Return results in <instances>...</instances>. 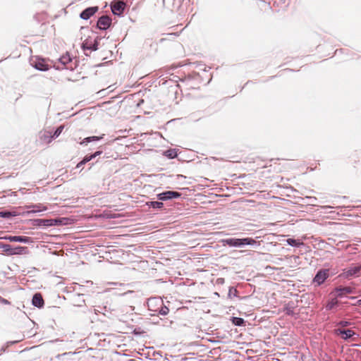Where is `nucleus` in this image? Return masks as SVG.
<instances>
[{
	"label": "nucleus",
	"instance_id": "12",
	"mask_svg": "<svg viewBox=\"0 0 361 361\" xmlns=\"http://www.w3.org/2000/svg\"><path fill=\"white\" fill-rule=\"evenodd\" d=\"M59 223L57 219H39L38 225L44 226H51Z\"/></svg>",
	"mask_w": 361,
	"mask_h": 361
},
{
	"label": "nucleus",
	"instance_id": "7",
	"mask_svg": "<svg viewBox=\"0 0 361 361\" xmlns=\"http://www.w3.org/2000/svg\"><path fill=\"white\" fill-rule=\"evenodd\" d=\"M180 194L175 191H166L157 195L158 199L160 200H167L173 198H178Z\"/></svg>",
	"mask_w": 361,
	"mask_h": 361
},
{
	"label": "nucleus",
	"instance_id": "15",
	"mask_svg": "<svg viewBox=\"0 0 361 361\" xmlns=\"http://www.w3.org/2000/svg\"><path fill=\"white\" fill-rule=\"evenodd\" d=\"M337 304H338L337 298L334 296V298L328 302L326 307L327 310H332L335 306L337 305Z\"/></svg>",
	"mask_w": 361,
	"mask_h": 361
},
{
	"label": "nucleus",
	"instance_id": "1",
	"mask_svg": "<svg viewBox=\"0 0 361 361\" xmlns=\"http://www.w3.org/2000/svg\"><path fill=\"white\" fill-rule=\"evenodd\" d=\"M221 243L224 245H228L230 247H241L245 245H255L256 241L250 238H227L223 239Z\"/></svg>",
	"mask_w": 361,
	"mask_h": 361
},
{
	"label": "nucleus",
	"instance_id": "18",
	"mask_svg": "<svg viewBox=\"0 0 361 361\" xmlns=\"http://www.w3.org/2000/svg\"><path fill=\"white\" fill-rule=\"evenodd\" d=\"M232 321L235 326H241L244 323V320L239 317H233Z\"/></svg>",
	"mask_w": 361,
	"mask_h": 361
},
{
	"label": "nucleus",
	"instance_id": "2",
	"mask_svg": "<svg viewBox=\"0 0 361 361\" xmlns=\"http://www.w3.org/2000/svg\"><path fill=\"white\" fill-rule=\"evenodd\" d=\"M361 275V264H353L344 269L340 276L345 279H350L353 276H359Z\"/></svg>",
	"mask_w": 361,
	"mask_h": 361
},
{
	"label": "nucleus",
	"instance_id": "21",
	"mask_svg": "<svg viewBox=\"0 0 361 361\" xmlns=\"http://www.w3.org/2000/svg\"><path fill=\"white\" fill-rule=\"evenodd\" d=\"M287 243L288 245H290L291 246H298L300 244L297 240L292 239V238H288L287 240Z\"/></svg>",
	"mask_w": 361,
	"mask_h": 361
},
{
	"label": "nucleus",
	"instance_id": "23",
	"mask_svg": "<svg viewBox=\"0 0 361 361\" xmlns=\"http://www.w3.org/2000/svg\"><path fill=\"white\" fill-rule=\"evenodd\" d=\"M63 126H60V127H59V128L56 130V131H55V133H54V137H58V136L61 133V132H62V130H63Z\"/></svg>",
	"mask_w": 361,
	"mask_h": 361
},
{
	"label": "nucleus",
	"instance_id": "10",
	"mask_svg": "<svg viewBox=\"0 0 361 361\" xmlns=\"http://www.w3.org/2000/svg\"><path fill=\"white\" fill-rule=\"evenodd\" d=\"M111 19L108 16H102L97 21V27L101 30H106L111 24Z\"/></svg>",
	"mask_w": 361,
	"mask_h": 361
},
{
	"label": "nucleus",
	"instance_id": "19",
	"mask_svg": "<svg viewBox=\"0 0 361 361\" xmlns=\"http://www.w3.org/2000/svg\"><path fill=\"white\" fill-rule=\"evenodd\" d=\"M149 205L154 209H159L163 207V203L161 202H151Z\"/></svg>",
	"mask_w": 361,
	"mask_h": 361
},
{
	"label": "nucleus",
	"instance_id": "20",
	"mask_svg": "<svg viewBox=\"0 0 361 361\" xmlns=\"http://www.w3.org/2000/svg\"><path fill=\"white\" fill-rule=\"evenodd\" d=\"M12 216H16V214H13L9 212H0V216L3 218H8Z\"/></svg>",
	"mask_w": 361,
	"mask_h": 361
},
{
	"label": "nucleus",
	"instance_id": "8",
	"mask_svg": "<svg viewBox=\"0 0 361 361\" xmlns=\"http://www.w3.org/2000/svg\"><path fill=\"white\" fill-rule=\"evenodd\" d=\"M90 32V30L88 27H82L80 29V34L82 35H88ZM89 37V36H87ZM82 47L83 50L85 51L86 50L88 51L90 49V43L89 42L88 37L85 38L82 44Z\"/></svg>",
	"mask_w": 361,
	"mask_h": 361
},
{
	"label": "nucleus",
	"instance_id": "6",
	"mask_svg": "<svg viewBox=\"0 0 361 361\" xmlns=\"http://www.w3.org/2000/svg\"><path fill=\"white\" fill-rule=\"evenodd\" d=\"M126 8V4L123 1H114L111 4V11L114 14L120 16L123 13Z\"/></svg>",
	"mask_w": 361,
	"mask_h": 361
},
{
	"label": "nucleus",
	"instance_id": "22",
	"mask_svg": "<svg viewBox=\"0 0 361 361\" xmlns=\"http://www.w3.org/2000/svg\"><path fill=\"white\" fill-rule=\"evenodd\" d=\"M169 312V310L168 307H162L161 308V310H159V313L161 314V315H166Z\"/></svg>",
	"mask_w": 361,
	"mask_h": 361
},
{
	"label": "nucleus",
	"instance_id": "29",
	"mask_svg": "<svg viewBox=\"0 0 361 361\" xmlns=\"http://www.w3.org/2000/svg\"><path fill=\"white\" fill-rule=\"evenodd\" d=\"M341 324L343 326H346L348 324V322H342Z\"/></svg>",
	"mask_w": 361,
	"mask_h": 361
},
{
	"label": "nucleus",
	"instance_id": "32",
	"mask_svg": "<svg viewBox=\"0 0 361 361\" xmlns=\"http://www.w3.org/2000/svg\"><path fill=\"white\" fill-rule=\"evenodd\" d=\"M178 177H183V175H178Z\"/></svg>",
	"mask_w": 361,
	"mask_h": 361
},
{
	"label": "nucleus",
	"instance_id": "14",
	"mask_svg": "<svg viewBox=\"0 0 361 361\" xmlns=\"http://www.w3.org/2000/svg\"><path fill=\"white\" fill-rule=\"evenodd\" d=\"M35 67L40 71H47L48 70V65L46 63V62L43 59L38 60Z\"/></svg>",
	"mask_w": 361,
	"mask_h": 361
},
{
	"label": "nucleus",
	"instance_id": "28",
	"mask_svg": "<svg viewBox=\"0 0 361 361\" xmlns=\"http://www.w3.org/2000/svg\"><path fill=\"white\" fill-rule=\"evenodd\" d=\"M91 49H92V51H93V50H97V47H96V45H95V44H93V45H92Z\"/></svg>",
	"mask_w": 361,
	"mask_h": 361
},
{
	"label": "nucleus",
	"instance_id": "11",
	"mask_svg": "<svg viewBox=\"0 0 361 361\" xmlns=\"http://www.w3.org/2000/svg\"><path fill=\"white\" fill-rule=\"evenodd\" d=\"M337 334L340 335L343 339H348L351 338L354 334V331L350 329L347 330H341L338 329L336 330Z\"/></svg>",
	"mask_w": 361,
	"mask_h": 361
},
{
	"label": "nucleus",
	"instance_id": "9",
	"mask_svg": "<svg viewBox=\"0 0 361 361\" xmlns=\"http://www.w3.org/2000/svg\"><path fill=\"white\" fill-rule=\"evenodd\" d=\"M4 238L11 242H19L23 243H29L31 242L30 238L26 236L9 235L5 236Z\"/></svg>",
	"mask_w": 361,
	"mask_h": 361
},
{
	"label": "nucleus",
	"instance_id": "3",
	"mask_svg": "<svg viewBox=\"0 0 361 361\" xmlns=\"http://www.w3.org/2000/svg\"><path fill=\"white\" fill-rule=\"evenodd\" d=\"M329 276V269H323L317 271L314 278L313 279L312 283L316 286L322 285L326 279Z\"/></svg>",
	"mask_w": 361,
	"mask_h": 361
},
{
	"label": "nucleus",
	"instance_id": "16",
	"mask_svg": "<svg viewBox=\"0 0 361 361\" xmlns=\"http://www.w3.org/2000/svg\"><path fill=\"white\" fill-rule=\"evenodd\" d=\"M164 154L170 159H173L177 156V152H176V149H168V150L165 151Z\"/></svg>",
	"mask_w": 361,
	"mask_h": 361
},
{
	"label": "nucleus",
	"instance_id": "17",
	"mask_svg": "<svg viewBox=\"0 0 361 361\" xmlns=\"http://www.w3.org/2000/svg\"><path fill=\"white\" fill-rule=\"evenodd\" d=\"M80 17L82 19H88L90 18V8H86L82 13L80 14Z\"/></svg>",
	"mask_w": 361,
	"mask_h": 361
},
{
	"label": "nucleus",
	"instance_id": "27",
	"mask_svg": "<svg viewBox=\"0 0 361 361\" xmlns=\"http://www.w3.org/2000/svg\"><path fill=\"white\" fill-rule=\"evenodd\" d=\"M100 138L101 137H99L92 136V142L95 141V140H99Z\"/></svg>",
	"mask_w": 361,
	"mask_h": 361
},
{
	"label": "nucleus",
	"instance_id": "25",
	"mask_svg": "<svg viewBox=\"0 0 361 361\" xmlns=\"http://www.w3.org/2000/svg\"><path fill=\"white\" fill-rule=\"evenodd\" d=\"M102 153L101 151H98V152H96L95 153L92 154L91 155V157H92V159L94 157H96L97 156L99 155L100 154Z\"/></svg>",
	"mask_w": 361,
	"mask_h": 361
},
{
	"label": "nucleus",
	"instance_id": "33",
	"mask_svg": "<svg viewBox=\"0 0 361 361\" xmlns=\"http://www.w3.org/2000/svg\"><path fill=\"white\" fill-rule=\"evenodd\" d=\"M152 301H153V300H149L148 303L152 302Z\"/></svg>",
	"mask_w": 361,
	"mask_h": 361
},
{
	"label": "nucleus",
	"instance_id": "24",
	"mask_svg": "<svg viewBox=\"0 0 361 361\" xmlns=\"http://www.w3.org/2000/svg\"><path fill=\"white\" fill-rule=\"evenodd\" d=\"M89 161L88 158H87V157L85 158L82 161H81L80 163H79L77 165V167L79 168L82 164H83L84 163H85L86 161Z\"/></svg>",
	"mask_w": 361,
	"mask_h": 361
},
{
	"label": "nucleus",
	"instance_id": "31",
	"mask_svg": "<svg viewBox=\"0 0 361 361\" xmlns=\"http://www.w3.org/2000/svg\"><path fill=\"white\" fill-rule=\"evenodd\" d=\"M85 140H86V142H88L90 141V137H87V138H85Z\"/></svg>",
	"mask_w": 361,
	"mask_h": 361
},
{
	"label": "nucleus",
	"instance_id": "34",
	"mask_svg": "<svg viewBox=\"0 0 361 361\" xmlns=\"http://www.w3.org/2000/svg\"><path fill=\"white\" fill-rule=\"evenodd\" d=\"M345 361H353V360H345Z\"/></svg>",
	"mask_w": 361,
	"mask_h": 361
},
{
	"label": "nucleus",
	"instance_id": "5",
	"mask_svg": "<svg viewBox=\"0 0 361 361\" xmlns=\"http://www.w3.org/2000/svg\"><path fill=\"white\" fill-rule=\"evenodd\" d=\"M354 293V288L348 286L336 288L331 294L336 298H341L345 295L352 294Z\"/></svg>",
	"mask_w": 361,
	"mask_h": 361
},
{
	"label": "nucleus",
	"instance_id": "26",
	"mask_svg": "<svg viewBox=\"0 0 361 361\" xmlns=\"http://www.w3.org/2000/svg\"><path fill=\"white\" fill-rule=\"evenodd\" d=\"M98 10V8L97 7H92V15H93L95 12H97Z\"/></svg>",
	"mask_w": 361,
	"mask_h": 361
},
{
	"label": "nucleus",
	"instance_id": "13",
	"mask_svg": "<svg viewBox=\"0 0 361 361\" xmlns=\"http://www.w3.org/2000/svg\"><path fill=\"white\" fill-rule=\"evenodd\" d=\"M33 305L41 307L43 306L44 301L40 294L36 293L32 298Z\"/></svg>",
	"mask_w": 361,
	"mask_h": 361
},
{
	"label": "nucleus",
	"instance_id": "4",
	"mask_svg": "<svg viewBox=\"0 0 361 361\" xmlns=\"http://www.w3.org/2000/svg\"><path fill=\"white\" fill-rule=\"evenodd\" d=\"M3 250L8 255H23L27 254V247H12L10 245H4Z\"/></svg>",
	"mask_w": 361,
	"mask_h": 361
},
{
	"label": "nucleus",
	"instance_id": "30",
	"mask_svg": "<svg viewBox=\"0 0 361 361\" xmlns=\"http://www.w3.org/2000/svg\"><path fill=\"white\" fill-rule=\"evenodd\" d=\"M357 304H358V305H361V299H360V300H357Z\"/></svg>",
	"mask_w": 361,
	"mask_h": 361
}]
</instances>
